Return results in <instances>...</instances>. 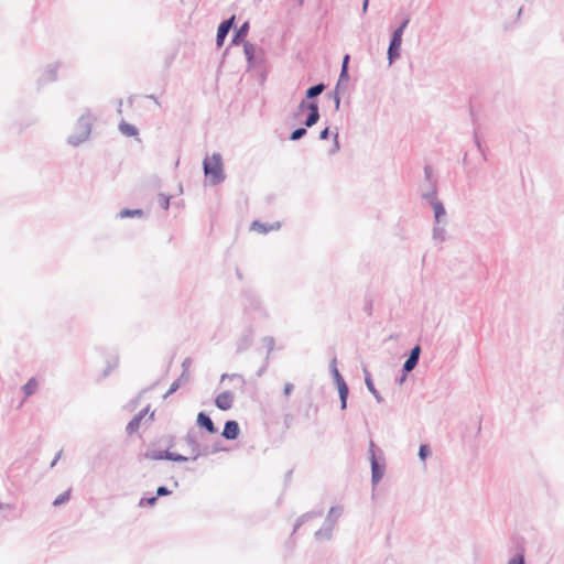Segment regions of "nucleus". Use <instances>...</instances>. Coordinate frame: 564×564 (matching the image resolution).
<instances>
[{
    "mask_svg": "<svg viewBox=\"0 0 564 564\" xmlns=\"http://www.w3.org/2000/svg\"><path fill=\"white\" fill-rule=\"evenodd\" d=\"M243 53L247 61V69L257 72L261 83L267 78V57L263 48L258 47L249 41L243 42Z\"/></svg>",
    "mask_w": 564,
    "mask_h": 564,
    "instance_id": "f257e3e1",
    "label": "nucleus"
},
{
    "mask_svg": "<svg viewBox=\"0 0 564 564\" xmlns=\"http://www.w3.org/2000/svg\"><path fill=\"white\" fill-rule=\"evenodd\" d=\"M241 296L245 315L253 321L269 318V312L254 290L246 288L242 290Z\"/></svg>",
    "mask_w": 564,
    "mask_h": 564,
    "instance_id": "f03ea898",
    "label": "nucleus"
},
{
    "mask_svg": "<svg viewBox=\"0 0 564 564\" xmlns=\"http://www.w3.org/2000/svg\"><path fill=\"white\" fill-rule=\"evenodd\" d=\"M203 170L206 177L209 178V183L216 186L223 183L226 178L224 172V164L221 154L218 152L213 153L212 156H206L203 161Z\"/></svg>",
    "mask_w": 564,
    "mask_h": 564,
    "instance_id": "7ed1b4c3",
    "label": "nucleus"
},
{
    "mask_svg": "<svg viewBox=\"0 0 564 564\" xmlns=\"http://www.w3.org/2000/svg\"><path fill=\"white\" fill-rule=\"evenodd\" d=\"M369 459L371 468V484L376 487L384 476L386 458L381 448L372 440L369 443Z\"/></svg>",
    "mask_w": 564,
    "mask_h": 564,
    "instance_id": "20e7f679",
    "label": "nucleus"
},
{
    "mask_svg": "<svg viewBox=\"0 0 564 564\" xmlns=\"http://www.w3.org/2000/svg\"><path fill=\"white\" fill-rule=\"evenodd\" d=\"M93 120L89 111L83 113L75 124L74 132L68 135L67 143L72 147H79L84 143L91 133Z\"/></svg>",
    "mask_w": 564,
    "mask_h": 564,
    "instance_id": "39448f33",
    "label": "nucleus"
},
{
    "mask_svg": "<svg viewBox=\"0 0 564 564\" xmlns=\"http://www.w3.org/2000/svg\"><path fill=\"white\" fill-rule=\"evenodd\" d=\"M421 197L432 207L434 223L446 225V209L443 202L437 198V186L432 184V188L423 192Z\"/></svg>",
    "mask_w": 564,
    "mask_h": 564,
    "instance_id": "423d86ee",
    "label": "nucleus"
},
{
    "mask_svg": "<svg viewBox=\"0 0 564 564\" xmlns=\"http://www.w3.org/2000/svg\"><path fill=\"white\" fill-rule=\"evenodd\" d=\"M343 513V508L339 506H334L329 509L326 519L322 525L316 532H315V539L316 540H329L332 538L333 529L338 520V518Z\"/></svg>",
    "mask_w": 564,
    "mask_h": 564,
    "instance_id": "0eeeda50",
    "label": "nucleus"
},
{
    "mask_svg": "<svg viewBox=\"0 0 564 564\" xmlns=\"http://www.w3.org/2000/svg\"><path fill=\"white\" fill-rule=\"evenodd\" d=\"M304 112H306V117L302 124L305 127L312 128L321 119L319 105L314 104H299L295 111L292 113V118L296 120Z\"/></svg>",
    "mask_w": 564,
    "mask_h": 564,
    "instance_id": "6e6552de",
    "label": "nucleus"
},
{
    "mask_svg": "<svg viewBox=\"0 0 564 564\" xmlns=\"http://www.w3.org/2000/svg\"><path fill=\"white\" fill-rule=\"evenodd\" d=\"M144 459L150 460H171L175 463H184L189 458L180 453L171 452L169 448L165 449H148L141 455Z\"/></svg>",
    "mask_w": 564,
    "mask_h": 564,
    "instance_id": "1a4fd4ad",
    "label": "nucleus"
},
{
    "mask_svg": "<svg viewBox=\"0 0 564 564\" xmlns=\"http://www.w3.org/2000/svg\"><path fill=\"white\" fill-rule=\"evenodd\" d=\"M403 35L392 32L390 35L389 46L387 51V58L389 66L394 64L401 56Z\"/></svg>",
    "mask_w": 564,
    "mask_h": 564,
    "instance_id": "9d476101",
    "label": "nucleus"
},
{
    "mask_svg": "<svg viewBox=\"0 0 564 564\" xmlns=\"http://www.w3.org/2000/svg\"><path fill=\"white\" fill-rule=\"evenodd\" d=\"M235 26H236V15L235 14L228 19L223 20L219 23V25L217 28V33H216V46L218 48H220L224 45L229 32Z\"/></svg>",
    "mask_w": 564,
    "mask_h": 564,
    "instance_id": "9b49d317",
    "label": "nucleus"
},
{
    "mask_svg": "<svg viewBox=\"0 0 564 564\" xmlns=\"http://www.w3.org/2000/svg\"><path fill=\"white\" fill-rule=\"evenodd\" d=\"M254 328L252 324L247 325L236 341V352L241 354L248 350L253 344Z\"/></svg>",
    "mask_w": 564,
    "mask_h": 564,
    "instance_id": "f8f14e48",
    "label": "nucleus"
},
{
    "mask_svg": "<svg viewBox=\"0 0 564 564\" xmlns=\"http://www.w3.org/2000/svg\"><path fill=\"white\" fill-rule=\"evenodd\" d=\"M512 549L516 551L514 555L508 561L507 564H525V541L522 536L514 535L511 538Z\"/></svg>",
    "mask_w": 564,
    "mask_h": 564,
    "instance_id": "ddd939ff",
    "label": "nucleus"
},
{
    "mask_svg": "<svg viewBox=\"0 0 564 564\" xmlns=\"http://www.w3.org/2000/svg\"><path fill=\"white\" fill-rule=\"evenodd\" d=\"M327 88L326 84L321 82L318 84L310 86L304 94V98L300 101V104H314L318 105L317 97L324 93Z\"/></svg>",
    "mask_w": 564,
    "mask_h": 564,
    "instance_id": "4468645a",
    "label": "nucleus"
},
{
    "mask_svg": "<svg viewBox=\"0 0 564 564\" xmlns=\"http://www.w3.org/2000/svg\"><path fill=\"white\" fill-rule=\"evenodd\" d=\"M185 442L191 448L192 456L188 457L189 459L196 460L200 457V449L202 446L197 440V433L194 429H189L185 435Z\"/></svg>",
    "mask_w": 564,
    "mask_h": 564,
    "instance_id": "2eb2a0df",
    "label": "nucleus"
},
{
    "mask_svg": "<svg viewBox=\"0 0 564 564\" xmlns=\"http://www.w3.org/2000/svg\"><path fill=\"white\" fill-rule=\"evenodd\" d=\"M196 425L200 429L206 431L209 434H216L218 433V429L214 424L213 420L210 419L209 414L205 411H200L197 414L196 417Z\"/></svg>",
    "mask_w": 564,
    "mask_h": 564,
    "instance_id": "dca6fc26",
    "label": "nucleus"
},
{
    "mask_svg": "<svg viewBox=\"0 0 564 564\" xmlns=\"http://www.w3.org/2000/svg\"><path fill=\"white\" fill-rule=\"evenodd\" d=\"M234 34L231 36L230 45L231 46H238L240 44L243 45L245 39L247 37L249 30H250V23L249 21H245L239 28H234Z\"/></svg>",
    "mask_w": 564,
    "mask_h": 564,
    "instance_id": "f3484780",
    "label": "nucleus"
},
{
    "mask_svg": "<svg viewBox=\"0 0 564 564\" xmlns=\"http://www.w3.org/2000/svg\"><path fill=\"white\" fill-rule=\"evenodd\" d=\"M59 66V62L48 64L37 80L39 85H45L47 83L55 82L57 79V70Z\"/></svg>",
    "mask_w": 564,
    "mask_h": 564,
    "instance_id": "a211bd4d",
    "label": "nucleus"
},
{
    "mask_svg": "<svg viewBox=\"0 0 564 564\" xmlns=\"http://www.w3.org/2000/svg\"><path fill=\"white\" fill-rule=\"evenodd\" d=\"M240 426L235 420H227L221 432V436L228 441H235L239 437Z\"/></svg>",
    "mask_w": 564,
    "mask_h": 564,
    "instance_id": "6ab92c4d",
    "label": "nucleus"
},
{
    "mask_svg": "<svg viewBox=\"0 0 564 564\" xmlns=\"http://www.w3.org/2000/svg\"><path fill=\"white\" fill-rule=\"evenodd\" d=\"M234 393L231 391H224L215 398V405L221 411H228L232 408Z\"/></svg>",
    "mask_w": 564,
    "mask_h": 564,
    "instance_id": "aec40b11",
    "label": "nucleus"
},
{
    "mask_svg": "<svg viewBox=\"0 0 564 564\" xmlns=\"http://www.w3.org/2000/svg\"><path fill=\"white\" fill-rule=\"evenodd\" d=\"M362 371H364V376H365V384H366L368 391L373 395V398L376 399V401L378 403H382L384 401V399L380 394V392L377 390V388L375 387L370 371L368 370V368L366 366H364Z\"/></svg>",
    "mask_w": 564,
    "mask_h": 564,
    "instance_id": "412c9836",
    "label": "nucleus"
},
{
    "mask_svg": "<svg viewBox=\"0 0 564 564\" xmlns=\"http://www.w3.org/2000/svg\"><path fill=\"white\" fill-rule=\"evenodd\" d=\"M281 228V223L275 221L272 224L262 223L260 220H253L250 225V229L258 231L260 234H268L273 230H279Z\"/></svg>",
    "mask_w": 564,
    "mask_h": 564,
    "instance_id": "4be33fe9",
    "label": "nucleus"
},
{
    "mask_svg": "<svg viewBox=\"0 0 564 564\" xmlns=\"http://www.w3.org/2000/svg\"><path fill=\"white\" fill-rule=\"evenodd\" d=\"M323 516V510H313V511H308V512H305L303 513L302 516H300L295 523H294V527H293V533L296 532L306 521L313 519V518H319Z\"/></svg>",
    "mask_w": 564,
    "mask_h": 564,
    "instance_id": "5701e85b",
    "label": "nucleus"
},
{
    "mask_svg": "<svg viewBox=\"0 0 564 564\" xmlns=\"http://www.w3.org/2000/svg\"><path fill=\"white\" fill-rule=\"evenodd\" d=\"M415 368H416V365L411 364V362L405 360L403 362V365H402L401 370H400V375L397 376V378H395V383L399 384V386H402L406 381L409 373L412 370H414Z\"/></svg>",
    "mask_w": 564,
    "mask_h": 564,
    "instance_id": "b1692460",
    "label": "nucleus"
},
{
    "mask_svg": "<svg viewBox=\"0 0 564 564\" xmlns=\"http://www.w3.org/2000/svg\"><path fill=\"white\" fill-rule=\"evenodd\" d=\"M432 240L434 243H442L446 240V230L444 224L434 223Z\"/></svg>",
    "mask_w": 564,
    "mask_h": 564,
    "instance_id": "393cba45",
    "label": "nucleus"
},
{
    "mask_svg": "<svg viewBox=\"0 0 564 564\" xmlns=\"http://www.w3.org/2000/svg\"><path fill=\"white\" fill-rule=\"evenodd\" d=\"M343 86L339 83H336L333 90L327 93V98L334 101L335 110H339L340 107V93H341Z\"/></svg>",
    "mask_w": 564,
    "mask_h": 564,
    "instance_id": "a878e982",
    "label": "nucleus"
},
{
    "mask_svg": "<svg viewBox=\"0 0 564 564\" xmlns=\"http://www.w3.org/2000/svg\"><path fill=\"white\" fill-rule=\"evenodd\" d=\"M119 131L126 137H137L139 134L138 128L124 120L120 121Z\"/></svg>",
    "mask_w": 564,
    "mask_h": 564,
    "instance_id": "bb28decb",
    "label": "nucleus"
},
{
    "mask_svg": "<svg viewBox=\"0 0 564 564\" xmlns=\"http://www.w3.org/2000/svg\"><path fill=\"white\" fill-rule=\"evenodd\" d=\"M223 451H225V448L221 446V443L219 441L215 442L212 446L203 445L200 449V457H206L208 455L216 454Z\"/></svg>",
    "mask_w": 564,
    "mask_h": 564,
    "instance_id": "cd10ccee",
    "label": "nucleus"
},
{
    "mask_svg": "<svg viewBox=\"0 0 564 564\" xmlns=\"http://www.w3.org/2000/svg\"><path fill=\"white\" fill-rule=\"evenodd\" d=\"M39 386V382L35 377L30 378L23 386H22V392L24 393L25 398L31 397L34 394Z\"/></svg>",
    "mask_w": 564,
    "mask_h": 564,
    "instance_id": "c85d7f7f",
    "label": "nucleus"
},
{
    "mask_svg": "<svg viewBox=\"0 0 564 564\" xmlns=\"http://www.w3.org/2000/svg\"><path fill=\"white\" fill-rule=\"evenodd\" d=\"M329 371L334 379L335 384H340L343 382H346L344 377L341 376V373L339 372V370L337 368V359L336 358L332 359V361L329 364Z\"/></svg>",
    "mask_w": 564,
    "mask_h": 564,
    "instance_id": "c756f323",
    "label": "nucleus"
},
{
    "mask_svg": "<svg viewBox=\"0 0 564 564\" xmlns=\"http://www.w3.org/2000/svg\"><path fill=\"white\" fill-rule=\"evenodd\" d=\"M141 415H133V417L128 422L126 426V433L131 436L137 433L141 425Z\"/></svg>",
    "mask_w": 564,
    "mask_h": 564,
    "instance_id": "7c9ffc66",
    "label": "nucleus"
},
{
    "mask_svg": "<svg viewBox=\"0 0 564 564\" xmlns=\"http://www.w3.org/2000/svg\"><path fill=\"white\" fill-rule=\"evenodd\" d=\"M399 17L401 18L400 23L392 32L403 35L405 29L408 28L409 23L411 22V17L408 13H401V14L397 15L395 18H399Z\"/></svg>",
    "mask_w": 564,
    "mask_h": 564,
    "instance_id": "2f4dec72",
    "label": "nucleus"
},
{
    "mask_svg": "<svg viewBox=\"0 0 564 564\" xmlns=\"http://www.w3.org/2000/svg\"><path fill=\"white\" fill-rule=\"evenodd\" d=\"M421 352H422V348L419 344H416L410 349L405 360L417 366L419 361H420Z\"/></svg>",
    "mask_w": 564,
    "mask_h": 564,
    "instance_id": "473e14b6",
    "label": "nucleus"
},
{
    "mask_svg": "<svg viewBox=\"0 0 564 564\" xmlns=\"http://www.w3.org/2000/svg\"><path fill=\"white\" fill-rule=\"evenodd\" d=\"M143 215H144V212H143V209H140V208H135V209L123 208L119 213L120 218L142 217Z\"/></svg>",
    "mask_w": 564,
    "mask_h": 564,
    "instance_id": "72a5a7b5",
    "label": "nucleus"
},
{
    "mask_svg": "<svg viewBox=\"0 0 564 564\" xmlns=\"http://www.w3.org/2000/svg\"><path fill=\"white\" fill-rule=\"evenodd\" d=\"M308 127H305L302 124L301 127L295 128L289 135V140L291 141H299L302 138H304L307 133Z\"/></svg>",
    "mask_w": 564,
    "mask_h": 564,
    "instance_id": "f704fd0d",
    "label": "nucleus"
},
{
    "mask_svg": "<svg viewBox=\"0 0 564 564\" xmlns=\"http://www.w3.org/2000/svg\"><path fill=\"white\" fill-rule=\"evenodd\" d=\"M72 489H67L64 492L59 494L53 501L54 507H59L62 505H65L70 499Z\"/></svg>",
    "mask_w": 564,
    "mask_h": 564,
    "instance_id": "c9c22d12",
    "label": "nucleus"
},
{
    "mask_svg": "<svg viewBox=\"0 0 564 564\" xmlns=\"http://www.w3.org/2000/svg\"><path fill=\"white\" fill-rule=\"evenodd\" d=\"M424 181L429 183V189L432 188V184L437 186V181L433 177V169L431 165L424 166Z\"/></svg>",
    "mask_w": 564,
    "mask_h": 564,
    "instance_id": "e433bc0d",
    "label": "nucleus"
},
{
    "mask_svg": "<svg viewBox=\"0 0 564 564\" xmlns=\"http://www.w3.org/2000/svg\"><path fill=\"white\" fill-rule=\"evenodd\" d=\"M156 502H158L156 496H150V497L143 496L139 500L138 506L139 507H154L156 505Z\"/></svg>",
    "mask_w": 564,
    "mask_h": 564,
    "instance_id": "4c0bfd02",
    "label": "nucleus"
},
{
    "mask_svg": "<svg viewBox=\"0 0 564 564\" xmlns=\"http://www.w3.org/2000/svg\"><path fill=\"white\" fill-rule=\"evenodd\" d=\"M170 200H171V196L170 195H166V194H163V193H160L158 195V203H159L160 207L162 209H164V210L169 209Z\"/></svg>",
    "mask_w": 564,
    "mask_h": 564,
    "instance_id": "58836bf2",
    "label": "nucleus"
},
{
    "mask_svg": "<svg viewBox=\"0 0 564 564\" xmlns=\"http://www.w3.org/2000/svg\"><path fill=\"white\" fill-rule=\"evenodd\" d=\"M432 454L431 447L429 444H421L419 447V457L421 460H425Z\"/></svg>",
    "mask_w": 564,
    "mask_h": 564,
    "instance_id": "ea45409f",
    "label": "nucleus"
},
{
    "mask_svg": "<svg viewBox=\"0 0 564 564\" xmlns=\"http://www.w3.org/2000/svg\"><path fill=\"white\" fill-rule=\"evenodd\" d=\"M262 341L267 347V357L270 358V354L274 350L275 340L272 336L263 337Z\"/></svg>",
    "mask_w": 564,
    "mask_h": 564,
    "instance_id": "a19ab883",
    "label": "nucleus"
},
{
    "mask_svg": "<svg viewBox=\"0 0 564 564\" xmlns=\"http://www.w3.org/2000/svg\"><path fill=\"white\" fill-rule=\"evenodd\" d=\"M338 390L339 399H348L349 395V388L346 382H343L340 384H336Z\"/></svg>",
    "mask_w": 564,
    "mask_h": 564,
    "instance_id": "79ce46f5",
    "label": "nucleus"
},
{
    "mask_svg": "<svg viewBox=\"0 0 564 564\" xmlns=\"http://www.w3.org/2000/svg\"><path fill=\"white\" fill-rule=\"evenodd\" d=\"M181 379H176L172 382V384L170 386L169 390L166 391V393L163 395L164 399H166L169 395L173 394L174 392H176L180 387H181Z\"/></svg>",
    "mask_w": 564,
    "mask_h": 564,
    "instance_id": "37998d69",
    "label": "nucleus"
},
{
    "mask_svg": "<svg viewBox=\"0 0 564 564\" xmlns=\"http://www.w3.org/2000/svg\"><path fill=\"white\" fill-rule=\"evenodd\" d=\"M175 440H176V437L174 435H166V436L161 437L159 440V443L165 442L166 448H169V451H171V448L175 446Z\"/></svg>",
    "mask_w": 564,
    "mask_h": 564,
    "instance_id": "c03bdc74",
    "label": "nucleus"
},
{
    "mask_svg": "<svg viewBox=\"0 0 564 564\" xmlns=\"http://www.w3.org/2000/svg\"><path fill=\"white\" fill-rule=\"evenodd\" d=\"M474 142H475V145L478 149V151L481 153L484 160H487V155H486L485 150H484V148L481 145V142H480V139L478 137L476 128L474 129Z\"/></svg>",
    "mask_w": 564,
    "mask_h": 564,
    "instance_id": "a18cd8bd",
    "label": "nucleus"
},
{
    "mask_svg": "<svg viewBox=\"0 0 564 564\" xmlns=\"http://www.w3.org/2000/svg\"><path fill=\"white\" fill-rule=\"evenodd\" d=\"M339 149H340L339 134H338V131H336L333 137V147H332L329 153L334 154V153L338 152Z\"/></svg>",
    "mask_w": 564,
    "mask_h": 564,
    "instance_id": "49530a36",
    "label": "nucleus"
},
{
    "mask_svg": "<svg viewBox=\"0 0 564 564\" xmlns=\"http://www.w3.org/2000/svg\"><path fill=\"white\" fill-rule=\"evenodd\" d=\"M225 379H238V380H240L241 384L246 383L243 376L239 375V373H232V375L224 373V375H221L220 381H224Z\"/></svg>",
    "mask_w": 564,
    "mask_h": 564,
    "instance_id": "de8ad7c7",
    "label": "nucleus"
},
{
    "mask_svg": "<svg viewBox=\"0 0 564 564\" xmlns=\"http://www.w3.org/2000/svg\"><path fill=\"white\" fill-rule=\"evenodd\" d=\"M172 494V491L166 487V486H159L156 488V498H161V497H165V496H170Z\"/></svg>",
    "mask_w": 564,
    "mask_h": 564,
    "instance_id": "09e8293b",
    "label": "nucleus"
},
{
    "mask_svg": "<svg viewBox=\"0 0 564 564\" xmlns=\"http://www.w3.org/2000/svg\"><path fill=\"white\" fill-rule=\"evenodd\" d=\"M372 308H373V301L372 299L370 297H366L365 300V305H364V312L370 316L372 314Z\"/></svg>",
    "mask_w": 564,
    "mask_h": 564,
    "instance_id": "8fccbe9b",
    "label": "nucleus"
},
{
    "mask_svg": "<svg viewBox=\"0 0 564 564\" xmlns=\"http://www.w3.org/2000/svg\"><path fill=\"white\" fill-rule=\"evenodd\" d=\"M349 79V69L348 68H340L339 78L338 82L340 85L343 82Z\"/></svg>",
    "mask_w": 564,
    "mask_h": 564,
    "instance_id": "3c124183",
    "label": "nucleus"
},
{
    "mask_svg": "<svg viewBox=\"0 0 564 564\" xmlns=\"http://www.w3.org/2000/svg\"><path fill=\"white\" fill-rule=\"evenodd\" d=\"M330 137V129L329 127H325L323 130H321L318 139L322 141L328 140Z\"/></svg>",
    "mask_w": 564,
    "mask_h": 564,
    "instance_id": "603ef678",
    "label": "nucleus"
},
{
    "mask_svg": "<svg viewBox=\"0 0 564 564\" xmlns=\"http://www.w3.org/2000/svg\"><path fill=\"white\" fill-rule=\"evenodd\" d=\"M293 390H294V384L291 382H286L283 388V395L285 398H289Z\"/></svg>",
    "mask_w": 564,
    "mask_h": 564,
    "instance_id": "864d4df0",
    "label": "nucleus"
},
{
    "mask_svg": "<svg viewBox=\"0 0 564 564\" xmlns=\"http://www.w3.org/2000/svg\"><path fill=\"white\" fill-rule=\"evenodd\" d=\"M269 359L268 357H265V360H264V364L258 369L257 371V377H262L264 375V372L267 371V368L269 366Z\"/></svg>",
    "mask_w": 564,
    "mask_h": 564,
    "instance_id": "5fc2aeb1",
    "label": "nucleus"
},
{
    "mask_svg": "<svg viewBox=\"0 0 564 564\" xmlns=\"http://www.w3.org/2000/svg\"><path fill=\"white\" fill-rule=\"evenodd\" d=\"M62 454H63V451H58L56 454H55V457L53 458V460L51 462L50 464V467L53 468L57 462L59 460V458L62 457Z\"/></svg>",
    "mask_w": 564,
    "mask_h": 564,
    "instance_id": "6e6d98bb",
    "label": "nucleus"
},
{
    "mask_svg": "<svg viewBox=\"0 0 564 564\" xmlns=\"http://www.w3.org/2000/svg\"><path fill=\"white\" fill-rule=\"evenodd\" d=\"M192 364V359L189 357L185 358L182 362V369L184 372H187L188 370V367L191 366Z\"/></svg>",
    "mask_w": 564,
    "mask_h": 564,
    "instance_id": "4d7b16f0",
    "label": "nucleus"
},
{
    "mask_svg": "<svg viewBox=\"0 0 564 564\" xmlns=\"http://www.w3.org/2000/svg\"><path fill=\"white\" fill-rule=\"evenodd\" d=\"M349 61H350V55L349 54H345L344 57H343V62H341V68H348L349 67Z\"/></svg>",
    "mask_w": 564,
    "mask_h": 564,
    "instance_id": "13d9d810",
    "label": "nucleus"
},
{
    "mask_svg": "<svg viewBox=\"0 0 564 564\" xmlns=\"http://www.w3.org/2000/svg\"><path fill=\"white\" fill-rule=\"evenodd\" d=\"M150 412V404L139 411L135 415H141V421L145 417V415Z\"/></svg>",
    "mask_w": 564,
    "mask_h": 564,
    "instance_id": "bf43d9fd",
    "label": "nucleus"
},
{
    "mask_svg": "<svg viewBox=\"0 0 564 564\" xmlns=\"http://www.w3.org/2000/svg\"><path fill=\"white\" fill-rule=\"evenodd\" d=\"M177 379H181V383H182L183 381H187V380H188V375H187V372L182 371V375H181Z\"/></svg>",
    "mask_w": 564,
    "mask_h": 564,
    "instance_id": "052dcab7",
    "label": "nucleus"
},
{
    "mask_svg": "<svg viewBox=\"0 0 564 564\" xmlns=\"http://www.w3.org/2000/svg\"><path fill=\"white\" fill-rule=\"evenodd\" d=\"M347 400L348 399H339V401H340V410H346L347 409Z\"/></svg>",
    "mask_w": 564,
    "mask_h": 564,
    "instance_id": "680f3d73",
    "label": "nucleus"
},
{
    "mask_svg": "<svg viewBox=\"0 0 564 564\" xmlns=\"http://www.w3.org/2000/svg\"><path fill=\"white\" fill-rule=\"evenodd\" d=\"M117 102H118L117 112H118L119 115H121V113H122L121 108H122V104H123V101H122V99H118V100H117Z\"/></svg>",
    "mask_w": 564,
    "mask_h": 564,
    "instance_id": "e2e57ef3",
    "label": "nucleus"
},
{
    "mask_svg": "<svg viewBox=\"0 0 564 564\" xmlns=\"http://www.w3.org/2000/svg\"><path fill=\"white\" fill-rule=\"evenodd\" d=\"M147 98L153 100L156 105H160L159 99L155 95H148Z\"/></svg>",
    "mask_w": 564,
    "mask_h": 564,
    "instance_id": "0e129e2a",
    "label": "nucleus"
},
{
    "mask_svg": "<svg viewBox=\"0 0 564 564\" xmlns=\"http://www.w3.org/2000/svg\"><path fill=\"white\" fill-rule=\"evenodd\" d=\"M111 369H112V367L110 365L107 366V368L102 372V377H107L110 373Z\"/></svg>",
    "mask_w": 564,
    "mask_h": 564,
    "instance_id": "69168bd1",
    "label": "nucleus"
},
{
    "mask_svg": "<svg viewBox=\"0 0 564 564\" xmlns=\"http://www.w3.org/2000/svg\"><path fill=\"white\" fill-rule=\"evenodd\" d=\"M292 474H293V470H289L286 474H285V482H289L292 478Z\"/></svg>",
    "mask_w": 564,
    "mask_h": 564,
    "instance_id": "338daca9",
    "label": "nucleus"
},
{
    "mask_svg": "<svg viewBox=\"0 0 564 564\" xmlns=\"http://www.w3.org/2000/svg\"><path fill=\"white\" fill-rule=\"evenodd\" d=\"M173 59H174V55L170 56V57L166 59V62H165V66H166V67H170V66H171V64L173 63Z\"/></svg>",
    "mask_w": 564,
    "mask_h": 564,
    "instance_id": "774afa93",
    "label": "nucleus"
}]
</instances>
